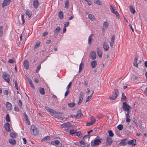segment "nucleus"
<instances>
[{"instance_id": "2f4dec72", "label": "nucleus", "mask_w": 147, "mask_h": 147, "mask_svg": "<svg viewBox=\"0 0 147 147\" xmlns=\"http://www.w3.org/2000/svg\"><path fill=\"white\" fill-rule=\"evenodd\" d=\"M90 135L89 134L85 135L83 137L82 140L84 141L85 142L86 140L85 139V138H87V139L88 140L90 138Z\"/></svg>"}, {"instance_id": "bf43d9fd", "label": "nucleus", "mask_w": 147, "mask_h": 147, "mask_svg": "<svg viewBox=\"0 0 147 147\" xmlns=\"http://www.w3.org/2000/svg\"><path fill=\"white\" fill-rule=\"evenodd\" d=\"M15 87L17 90H18V83L17 81H16L14 82Z\"/></svg>"}, {"instance_id": "72a5a7b5", "label": "nucleus", "mask_w": 147, "mask_h": 147, "mask_svg": "<svg viewBox=\"0 0 147 147\" xmlns=\"http://www.w3.org/2000/svg\"><path fill=\"white\" fill-rule=\"evenodd\" d=\"M44 89L43 88L40 87L39 88L40 93L44 95L45 94Z\"/></svg>"}, {"instance_id": "4d7b16f0", "label": "nucleus", "mask_w": 147, "mask_h": 147, "mask_svg": "<svg viewBox=\"0 0 147 147\" xmlns=\"http://www.w3.org/2000/svg\"><path fill=\"white\" fill-rule=\"evenodd\" d=\"M40 42H37L35 45V46L34 47V49H36L37 47H39L40 45Z\"/></svg>"}, {"instance_id": "4be33fe9", "label": "nucleus", "mask_w": 147, "mask_h": 147, "mask_svg": "<svg viewBox=\"0 0 147 147\" xmlns=\"http://www.w3.org/2000/svg\"><path fill=\"white\" fill-rule=\"evenodd\" d=\"M6 107L7 110H10L12 109V106L11 103L9 102H6Z\"/></svg>"}, {"instance_id": "ddd939ff", "label": "nucleus", "mask_w": 147, "mask_h": 147, "mask_svg": "<svg viewBox=\"0 0 147 147\" xmlns=\"http://www.w3.org/2000/svg\"><path fill=\"white\" fill-rule=\"evenodd\" d=\"M127 112V113L125 114V116L126 117V121L127 122H129L130 121V119H129L130 116L129 114L130 113V110H129L128 111H125Z\"/></svg>"}, {"instance_id": "20e7f679", "label": "nucleus", "mask_w": 147, "mask_h": 147, "mask_svg": "<svg viewBox=\"0 0 147 147\" xmlns=\"http://www.w3.org/2000/svg\"><path fill=\"white\" fill-rule=\"evenodd\" d=\"M111 10L112 13H114L116 15L117 18L118 19L119 16V14L116 10L115 8H114L111 5H110Z\"/></svg>"}, {"instance_id": "f03ea898", "label": "nucleus", "mask_w": 147, "mask_h": 147, "mask_svg": "<svg viewBox=\"0 0 147 147\" xmlns=\"http://www.w3.org/2000/svg\"><path fill=\"white\" fill-rule=\"evenodd\" d=\"M31 134L36 136L38 134V131L37 128L34 125H32L31 127Z\"/></svg>"}, {"instance_id": "393cba45", "label": "nucleus", "mask_w": 147, "mask_h": 147, "mask_svg": "<svg viewBox=\"0 0 147 147\" xmlns=\"http://www.w3.org/2000/svg\"><path fill=\"white\" fill-rule=\"evenodd\" d=\"M97 65L96 61L94 60L92 61L91 63V65L92 68H94Z\"/></svg>"}, {"instance_id": "b1692460", "label": "nucleus", "mask_w": 147, "mask_h": 147, "mask_svg": "<svg viewBox=\"0 0 147 147\" xmlns=\"http://www.w3.org/2000/svg\"><path fill=\"white\" fill-rule=\"evenodd\" d=\"M45 109L50 112L53 114L56 113V111L48 107H45Z\"/></svg>"}, {"instance_id": "de8ad7c7", "label": "nucleus", "mask_w": 147, "mask_h": 147, "mask_svg": "<svg viewBox=\"0 0 147 147\" xmlns=\"http://www.w3.org/2000/svg\"><path fill=\"white\" fill-rule=\"evenodd\" d=\"M75 105V103L74 102L68 103V106L70 107H74Z\"/></svg>"}, {"instance_id": "f257e3e1", "label": "nucleus", "mask_w": 147, "mask_h": 147, "mask_svg": "<svg viewBox=\"0 0 147 147\" xmlns=\"http://www.w3.org/2000/svg\"><path fill=\"white\" fill-rule=\"evenodd\" d=\"M101 143V139H94L91 142V145L92 146H97Z\"/></svg>"}, {"instance_id": "f704fd0d", "label": "nucleus", "mask_w": 147, "mask_h": 147, "mask_svg": "<svg viewBox=\"0 0 147 147\" xmlns=\"http://www.w3.org/2000/svg\"><path fill=\"white\" fill-rule=\"evenodd\" d=\"M96 121L95 119H94V120L92 121L90 123L88 122L86 123V125L88 126H89L90 125H92V124L95 123V122Z\"/></svg>"}, {"instance_id": "c03bdc74", "label": "nucleus", "mask_w": 147, "mask_h": 147, "mask_svg": "<svg viewBox=\"0 0 147 147\" xmlns=\"http://www.w3.org/2000/svg\"><path fill=\"white\" fill-rule=\"evenodd\" d=\"M77 132V130L72 129L70 130L69 133L70 134H74Z\"/></svg>"}, {"instance_id": "bb28decb", "label": "nucleus", "mask_w": 147, "mask_h": 147, "mask_svg": "<svg viewBox=\"0 0 147 147\" xmlns=\"http://www.w3.org/2000/svg\"><path fill=\"white\" fill-rule=\"evenodd\" d=\"M138 60V58L136 57H135L134 61L133 62V64L134 66L136 67H138V64L137 63V61Z\"/></svg>"}, {"instance_id": "2eb2a0df", "label": "nucleus", "mask_w": 147, "mask_h": 147, "mask_svg": "<svg viewBox=\"0 0 147 147\" xmlns=\"http://www.w3.org/2000/svg\"><path fill=\"white\" fill-rule=\"evenodd\" d=\"M4 127L5 130L7 131H10V129L9 127L10 125L9 123H6L4 125Z\"/></svg>"}, {"instance_id": "37998d69", "label": "nucleus", "mask_w": 147, "mask_h": 147, "mask_svg": "<svg viewBox=\"0 0 147 147\" xmlns=\"http://www.w3.org/2000/svg\"><path fill=\"white\" fill-rule=\"evenodd\" d=\"M5 120L7 122H9L10 121V118L9 117V115L8 114H7L6 115Z\"/></svg>"}, {"instance_id": "473e14b6", "label": "nucleus", "mask_w": 147, "mask_h": 147, "mask_svg": "<svg viewBox=\"0 0 147 147\" xmlns=\"http://www.w3.org/2000/svg\"><path fill=\"white\" fill-rule=\"evenodd\" d=\"M129 9L130 10V11L131 12L133 13H135L136 11L135 10L134 8V7L132 5H130L129 6Z\"/></svg>"}, {"instance_id": "680f3d73", "label": "nucleus", "mask_w": 147, "mask_h": 147, "mask_svg": "<svg viewBox=\"0 0 147 147\" xmlns=\"http://www.w3.org/2000/svg\"><path fill=\"white\" fill-rule=\"evenodd\" d=\"M21 18H22V24H24L25 22V20L24 19V16L23 15H21Z\"/></svg>"}, {"instance_id": "a19ab883", "label": "nucleus", "mask_w": 147, "mask_h": 147, "mask_svg": "<svg viewBox=\"0 0 147 147\" xmlns=\"http://www.w3.org/2000/svg\"><path fill=\"white\" fill-rule=\"evenodd\" d=\"M108 132L109 134V136H108L112 137L113 136L114 134L112 131L109 130L108 131Z\"/></svg>"}, {"instance_id": "49530a36", "label": "nucleus", "mask_w": 147, "mask_h": 147, "mask_svg": "<svg viewBox=\"0 0 147 147\" xmlns=\"http://www.w3.org/2000/svg\"><path fill=\"white\" fill-rule=\"evenodd\" d=\"M50 139V137L49 136H47L43 138L42 140V141L43 142L45 141H46L47 140H49Z\"/></svg>"}, {"instance_id": "dca6fc26", "label": "nucleus", "mask_w": 147, "mask_h": 147, "mask_svg": "<svg viewBox=\"0 0 147 147\" xmlns=\"http://www.w3.org/2000/svg\"><path fill=\"white\" fill-rule=\"evenodd\" d=\"M103 47L105 51H107L109 49V46L107 42H104L103 44Z\"/></svg>"}, {"instance_id": "1a4fd4ad", "label": "nucleus", "mask_w": 147, "mask_h": 147, "mask_svg": "<svg viewBox=\"0 0 147 147\" xmlns=\"http://www.w3.org/2000/svg\"><path fill=\"white\" fill-rule=\"evenodd\" d=\"M109 24L108 22L106 21L104 22L103 24L102 28V30L104 31L106 29H107L109 26Z\"/></svg>"}, {"instance_id": "052dcab7", "label": "nucleus", "mask_w": 147, "mask_h": 147, "mask_svg": "<svg viewBox=\"0 0 147 147\" xmlns=\"http://www.w3.org/2000/svg\"><path fill=\"white\" fill-rule=\"evenodd\" d=\"M18 105L21 108L22 107V103L21 100H19V102H18Z\"/></svg>"}, {"instance_id": "f8f14e48", "label": "nucleus", "mask_w": 147, "mask_h": 147, "mask_svg": "<svg viewBox=\"0 0 147 147\" xmlns=\"http://www.w3.org/2000/svg\"><path fill=\"white\" fill-rule=\"evenodd\" d=\"M127 144L129 145H132L135 146L136 145V140L135 139H133L127 141Z\"/></svg>"}, {"instance_id": "864d4df0", "label": "nucleus", "mask_w": 147, "mask_h": 147, "mask_svg": "<svg viewBox=\"0 0 147 147\" xmlns=\"http://www.w3.org/2000/svg\"><path fill=\"white\" fill-rule=\"evenodd\" d=\"M115 36L113 35L111 37V40L110 42L114 43L115 40Z\"/></svg>"}, {"instance_id": "9d476101", "label": "nucleus", "mask_w": 147, "mask_h": 147, "mask_svg": "<svg viewBox=\"0 0 147 147\" xmlns=\"http://www.w3.org/2000/svg\"><path fill=\"white\" fill-rule=\"evenodd\" d=\"M127 139H125L121 140V142L119 143L120 146H125L127 143Z\"/></svg>"}, {"instance_id": "5fc2aeb1", "label": "nucleus", "mask_w": 147, "mask_h": 147, "mask_svg": "<svg viewBox=\"0 0 147 147\" xmlns=\"http://www.w3.org/2000/svg\"><path fill=\"white\" fill-rule=\"evenodd\" d=\"M14 62V60L13 59H10L8 61V62L9 63H12Z\"/></svg>"}, {"instance_id": "58836bf2", "label": "nucleus", "mask_w": 147, "mask_h": 147, "mask_svg": "<svg viewBox=\"0 0 147 147\" xmlns=\"http://www.w3.org/2000/svg\"><path fill=\"white\" fill-rule=\"evenodd\" d=\"M117 97V95H116L114 94H113L111 97L109 96V98L111 100H113L115 99Z\"/></svg>"}, {"instance_id": "603ef678", "label": "nucleus", "mask_w": 147, "mask_h": 147, "mask_svg": "<svg viewBox=\"0 0 147 147\" xmlns=\"http://www.w3.org/2000/svg\"><path fill=\"white\" fill-rule=\"evenodd\" d=\"M94 2L95 3L98 5H101L100 2L99 0H94Z\"/></svg>"}, {"instance_id": "a878e982", "label": "nucleus", "mask_w": 147, "mask_h": 147, "mask_svg": "<svg viewBox=\"0 0 147 147\" xmlns=\"http://www.w3.org/2000/svg\"><path fill=\"white\" fill-rule=\"evenodd\" d=\"M38 1L37 0H34L33 1V5L35 8L38 7Z\"/></svg>"}, {"instance_id": "338daca9", "label": "nucleus", "mask_w": 147, "mask_h": 147, "mask_svg": "<svg viewBox=\"0 0 147 147\" xmlns=\"http://www.w3.org/2000/svg\"><path fill=\"white\" fill-rule=\"evenodd\" d=\"M114 90H115L114 94L117 96V94H118V90L116 89H114Z\"/></svg>"}, {"instance_id": "8fccbe9b", "label": "nucleus", "mask_w": 147, "mask_h": 147, "mask_svg": "<svg viewBox=\"0 0 147 147\" xmlns=\"http://www.w3.org/2000/svg\"><path fill=\"white\" fill-rule=\"evenodd\" d=\"M80 143V145H82L83 146H84L86 145V143L84 141L81 140L79 142Z\"/></svg>"}, {"instance_id": "6ab92c4d", "label": "nucleus", "mask_w": 147, "mask_h": 147, "mask_svg": "<svg viewBox=\"0 0 147 147\" xmlns=\"http://www.w3.org/2000/svg\"><path fill=\"white\" fill-rule=\"evenodd\" d=\"M28 62L27 60H25L24 62V66L26 69H27L29 68Z\"/></svg>"}, {"instance_id": "f3484780", "label": "nucleus", "mask_w": 147, "mask_h": 147, "mask_svg": "<svg viewBox=\"0 0 147 147\" xmlns=\"http://www.w3.org/2000/svg\"><path fill=\"white\" fill-rule=\"evenodd\" d=\"M10 2V1L7 0H4L3 2L2 5V7H4L5 6L9 5Z\"/></svg>"}, {"instance_id": "0e129e2a", "label": "nucleus", "mask_w": 147, "mask_h": 147, "mask_svg": "<svg viewBox=\"0 0 147 147\" xmlns=\"http://www.w3.org/2000/svg\"><path fill=\"white\" fill-rule=\"evenodd\" d=\"M69 24V22H66L64 25V27L65 28H66V27H67Z\"/></svg>"}, {"instance_id": "774afa93", "label": "nucleus", "mask_w": 147, "mask_h": 147, "mask_svg": "<svg viewBox=\"0 0 147 147\" xmlns=\"http://www.w3.org/2000/svg\"><path fill=\"white\" fill-rule=\"evenodd\" d=\"M69 90H67L66 91L65 94V96H67L69 92Z\"/></svg>"}, {"instance_id": "a211bd4d", "label": "nucleus", "mask_w": 147, "mask_h": 147, "mask_svg": "<svg viewBox=\"0 0 147 147\" xmlns=\"http://www.w3.org/2000/svg\"><path fill=\"white\" fill-rule=\"evenodd\" d=\"M90 56L92 60L95 59L96 57V52L95 51H92L90 53Z\"/></svg>"}, {"instance_id": "4c0bfd02", "label": "nucleus", "mask_w": 147, "mask_h": 147, "mask_svg": "<svg viewBox=\"0 0 147 147\" xmlns=\"http://www.w3.org/2000/svg\"><path fill=\"white\" fill-rule=\"evenodd\" d=\"M3 29L2 26H1L0 27V37L3 36Z\"/></svg>"}, {"instance_id": "4468645a", "label": "nucleus", "mask_w": 147, "mask_h": 147, "mask_svg": "<svg viewBox=\"0 0 147 147\" xmlns=\"http://www.w3.org/2000/svg\"><path fill=\"white\" fill-rule=\"evenodd\" d=\"M51 144L57 146L58 145H61L58 140H55L51 142Z\"/></svg>"}, {"instance_id": "aec40b11", "label": "nucleus", "mask_w": 147, "mask_h": 147, "mask_svg": "<svg viewBox=\"0 0 147 147\" xmlns=\"http://www.w3.org/2000/svg\"><path fill=\"white\" fill-rule=\"evenodd\" d=\"M94 35L93 34H91L89 37L88 39V43L89 45L91 44L92 40V37L94 36Z\"/></svg>"}, {"instance_id": "69168bd1", "label": "nucleus", "mask_w": 147, "mask_h": 147, "mask_svg": "<svg viewBox=\"0 0 147 147\" xmlns=\"http://www.w3.org/2000/svg\"><path fill=\"white\" fill-rule=\"evenodd\" d=\"M87 3L88 5H89L92 4V3L90 0H84Z\"/></svg>"}, {"instance_id": "39448f33", "label": "nucleus", "mask_w": 147, "mask_h": 147, "mask_svg": "<svg viewBox=\"0 0 147 147\" xmlns=\"http://www.w3.org/2000/svg\"><path fill=\"white\" fill-rule=\"evenodd\" d=\"M106 142H107L106 144V145L107 146H110L113 142L112 138H110L108 136L107 137Z\"/></svg>"}, {"instance_id": "6e6552de", "label": "nucleus", "mask_w": 147, "mask_h": 147, "mask_svg": "<svg viewBox=\"0 0 147 147\" xmlns=\"http://www.w3.org/2000/svg\"><path fill=\"white\" fill-rule=\"evenodd\" d=\"M83 93L82 92H81L80 93L79 101L78 102V105H80L82 102L83 98Z\"/></svg>"}, {"instance_id": "3c124183", "label": "nucleus", "mask_w": 147, "mask_h": 147, "mask_svg": "<svg viewBox=\"0 0 147 147\" xmlns=\"http://www.w3.org/2000/svg\"><path fill=\"white\" fill-rule=\"evenodd\" d=\"M138 124L140 129H142V122L141 120H140L138 121Z\"/></svg>"}, {"instance_id": "cd10ccee", "label": "nucleus", "mask_w": 147, "mask_h": 147, "mask_svg": "<svg viewBox=\"0 0 147 147\" xmlns=\"http://www.w3.org/2000/svg\"><path fill=\"white\" fill-rule=\"evenodd\" d=\"M25 13L29 18L32 15L31 11L28 9L26 11Z\"/></svg>"}, {"instance_id": "412c9836", "label": "nucleus", "mask_w": 147, "mask_h": 147, "mask_svg": "<svg viewBox=\"0 0 147 147\" xmlns=\"http://www.w3.org/2000/svg\"><path fill=\"white\" fill-rule=\"evenodd\" d=\"M83 114L81 112V111L80 110H78L77 112V115L75 117L77 119L81 117Z\"/></svg>"}, {"instance_id": "e2e57ef3", "label": "nucleus", "mask_w": 147, "mask_h": 147, "mask_svg": "<svg viewBox=\"0 0 147 147\" xmlns=\"http://www.w3.org/2000/svg\"><path fill=\"white\" fill-rule=\"evenodd\" d=\"M40 67H41V66H40V65H39L38 66L37 69H36V72L37 73V72H38L39 71L40 69Z\"/></svg>"}, {"instance_id": "6e6d98bb", "label": "nucleus", "mask_w": 147, "mask_h": 147, "mask_svg": "<svg viewBox=\"0 0 147 147\" xmlns=\"http://www.w3.org/2000/svg\"><path fill=\"white\" fill-rule=\"evenodd\" d=\"M92 97V95H90L87 97V98L86 100V102L89 101Z\"/></svg>"}, {"instance_id": "c9c22d12", "label": "nucleus", "mask_w": 147, "mask_h": 147, "mask_svg": "<svg viewBox=\"0 0 147 147\" xmlns=\"http://www.w3.org/2000/svg\"><path fill=\"white\" fill-rule=\"evenodd\" d=\"M84 66V63L83 62H81L80 64L79 69V73H80L82 69Z\"/></svg>"}, {"instance_id": "a18cd8bd", "label": "nucleus", "mask_w": 147, "mask_h": 147, "mask_svg": "<svg viewBox=\"0 0 147 147\" xmlns=\"http://www.w3.org/2000/svg\"><path fill=\"white\" fill-rule=\"evenodd\" d=\"M117 128L119 130H121L123 128V126L122 125L120 124L117 126Z\"/></svg>"}, {"instance_id": "7ed1b4c3", "label": "nucleus", "mask_w": 147, "mask_h": 147, "mask_svg": "<svg viewBox=\"0 0 147 147\" xmlns=\"http://www.w3.org/2000/svg\"><path fill=\"white\" fill-rule=\"evenodd\" d=\"M122 107L123 110L125 111H128L131 109L130 106L125 102L123 103Z\"/></svg>"}, {"instance_id": "e433bc0d", "label": "nucleus", "mask_w": 147, "mask_h": 147, "mask_svg": "<svg viewBox=\"0 0 147 147\" xmlns=\"http://www.w3.org/2000/svg\"><path fill=\"white\" fill-rule=\"evenodd\" d=\"M9 142L11 144H16L15 140L13 139H9Z\"/></svg>"}, {"instance_id": "13d9d810", "label": "nucleus", "mask_w": 147, "mask_h": 147, "mask_svg": "<svg viewBox=\"0 0 147 147\" xmlns=\"http://www.w3.org/2000/svg\"><path fill=\"white\" fill-rule=\"evenodd\" d=\"M29 145L31 146L34 147V146H36L32 142H29Z\"/></svg>"}, {"instance_id": "c756f323", "label": "nucleus", "mask_w": 147, "mask_h": 147, "mask_svg": "<svg viewBox=\"0 0 147 147\" xmlns=\"http://www.w3.org/2000/svg\"><path fill=\"white\" fill-rule=\"evenodd\" d=\"M126 97L124 93L123 92L122 93V97L121 99V102H123L126 100Z\"/></svg>"}, {"instance_id": "ea45409f", "label": "nucleus", "mask_w": 147, "mask_h": 147, "mask_svg": "<svg viewBox=\"0 0 147 147\" xmlns=\"http://www.w3.org/2000/svg\"><path fill=\"white\" fill-rule=\"evenodd\" d=\"M65 7L67 9H68L69 7V1L68 0H67L65 1Z\"/></svg>"}, {"instance_id": "9b49d317", "label": "nucleus", "mask_w": 147, "mask_h": 147, "mask_svg": "<svg viewBox=\"0 0 147 147\" xmlns=\"http://www.w3.org/2000/svg\"><path fill=\"white\" fill-rule=\"evenodd\" d=\"M61 30L60 28L58 26L57 28L55 29L54 31V34L53 35V36L54 37L57 36L58 35V33L60 32V30Z\"/></svg>"}, {"instance_id": "7c9ffc66", "label": "nucleus", "mask_w": 147, "mask_h": 147, "mask_svg": "<svg viewBox=\"0 0 147 147\" xmlns=\"http://www.w3.org/2000/svg\"><path fill=\"white\" fill-rule=\"evenodd\" d=\"M88 18L91 20H94L95 19V16H94L90 14L88 15Z\"/></svg>"}, {"instance_id": "c85d7f7f", "label": "nucleus", "mask_w": 147, "mask_h": 147, "mask_svg": "<svg viewBox=\"0 0 147 147\" xmlns=\"http://www.w3.org/2000/svg\"><path fill=\"white\" fill-rule=\"evenodd\" d=\"M58 16L60 19H62L63 17V12L61 11H60L58 13Z\"/></svg>"}, {"instance_id": "79ce46f5", "label": "nucleus", "mask_w": 147, "mask_h": 147, "mask_svg": "<svg viewBox=\"0 0 147 147\" xmlns=\"http://www.w3.org/2000/svg\"><path fill=\"white\" fill-rule=\"evenodd\" d=\"M10 136L13 138H15L16 136V134L15 133L11 132L10 134Z\"/></svg>"}, {"instance_id": "423d86ee", "label": "nucleus", "mask_w": 147, "mask_h": 147, "mask_svg": "<svg viewBox=\"0 0 147 147\" xmlns=\"http://www.w3.org/2000/svg\"><path fill=\"white\" fill-rule=\"evenodd\" d=\"M9 76L7 74H3L2 75L3 78L7 82L9 83L10 79Z\"/></svg>"}, {"instance_id": "09e8293b", "label": "nucleus", "mask_w": 147, "mask_h": 147, "mask_svg": "<svg viewBox=\"0 0 147 147\" xmlns=\"http://www.w3.org/2000/svg\"><path fill=\"white\" fill-rule=\"evenodd\" d=\"M76 135L79 138H81L82 136V133L80 131H78L77 132Z\"/></svg>"}, {"instance_id": "5701e85b", "label": "nucleus", "mask_w": 147, "mask_h": 147, "mask_svg": "<svg viewBox=\"0 0 147 147\" xmlns=\"http://www.w3.org/2000/svg\"><path fill=\"white\" fill-rule=\"evenodd\" d=\"M96 51L98 56L100 58H101L102 56V53L101 51L98 48H97Z\"/></svg>"}, {"instance_id": "0eeeda50", "label": "nucleus", "mask_w": 147, "mask_h": 147, "mask_svg": "<svg viewBox=\"0 0 147 147\" xmlns=\"http://www.w3.org/2000/svg\"><path fill=\"white\" fill-rule=\"evenodd\" d=\"M71 124L70 122H68L67 123H65L61 125V126L62 128H68L70 127Z\"/></svg>"}]
</instances>
